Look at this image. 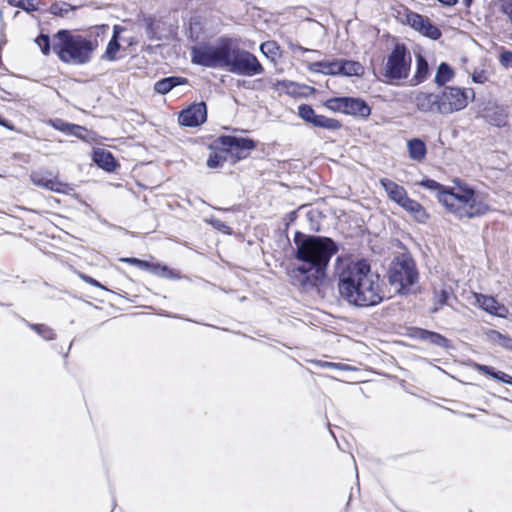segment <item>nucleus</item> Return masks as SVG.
Wrapping results in <instances>:
<instances>
[{
    "mask_svg": "<svg viewBox=\"0 0 512 512\" xmlns=\"http://www.w3.org/2000/svg\"><path fill=\"white\" fill-rule=\"evenodd\" d=\"M298 115L301 119L314 127L331 131L341 128V123L338 120L316 114L312 106L308 104H301L298 106Z\"/></svg>",
    "mask_w": 512,
    "mask_h": 512,
    "instance_id": "11",
    "label": "nucleus"
},
{
    "mask_svg": "<svg viewBox=\"0 0 512 512\" xmlns=\"http://www.w3.org/2000/svg\"><path fill=\"white\" fill-rule=\"evenodd\" d=\"M224 161L225 158L218 154L210 155V157L207 160V166L212 169L218 168L223 165Z\"/></svg>",
    "mask_w": 512,
    "mask_h": 512,
    "instance_id": "42",
    "label": "nucleus"
},
{
    "mask_svg": "<svg viewBox=\"0 0 512 512\" xmlns=\"http://www.w3.org/2000/svg\"><path fill=\"white\" fill-rule=\"evenodd\" d=\"M8 3L27 12H33L37 10V6L34 0H8Z\"/></svg>",
    "mask_w": 512,
    "mask_h": 512,
    "instance_id": "39",
    "label": "nucleus"
},
{
    "mask_svg": "<svg viewBox=\"0 0 512 512\" xmlns=\"http://www.w3.org/2000/svg\"><path fill=\"white\" fill-rule=\"evenodd\" d=\"M337 60L333 61H317L310 63L308 69L311 72L323 73L326 75H337Z\"/></svg>",
    "mask_w": 512,
    "mask_h": 512,
    "instance_id": "26",
    "label": "nucleus"
},
{
    "mask_svg": "<svg viewBox=\"0 0 512 512\" xmlns=\"http://www.w3.org/2000/svg\"><path fill=\"white\" fill-rule=\"evenodd\" d=\"M120 49V43L117 39L116 35H113L110 41L108 42V45L106 47L105 54L103 55V58L113 61L116 59V54Z\"/></svg>",
    "mask_w": 512,
    "mask_h": 512,
    "instance_id": "36",
    "label": "nucleus"
},
{
    "mask_svg": "<svg viewBox=\"0 0 512 512\" xmlns=\"http://www.w3.org/2000/svg\"><path fill=\"white\" fill-rule=\"evenodd\" d=\"M295 244L294 264L289 276L291 283L303 292L317 289L325 279L329 262L339 247L337 243L324 236L307 235L297 231L293 238Z\"/></svg>",
    "mask_w": 512,
    "mask_h": 512,
    "instance_id": "1",
    "label": "nucleus"
},
{
    "mask_svg": "<svg viewBox=\"0 0 512 512\" xmlns=\"http://www.w3.org/2000/svg\"><path fill=\"white\" fill-rule=\"evenodd\" d=\"M400 207L420 223H425L428 219V214L424 207L414 199L408 197L403 203H401Z\"/></svg>",
    "mask_w": 512,
    "mask_h": 512,
    "instance_id": "20",
    "label": "nucleus"
},
{
    "mask_svg": "<svg viewBox=\"0 0 512 512\" xmlns=\"http://www.w3.org/2000/svg\"><path fill=\"white\" fill-rule=\"evenodd\" d=\"M438 1L446 6H453L458 2V0H438Z\"/></svg>",
    "mask_w": 512,
    "mask_h": 512,
    "instance_id": "51",
    "label": "nucleus"
},
{
    "mask_svg": "<svg viewBox=\"0 0 512 512\" xmlns=\"http://www.w3.org/2000/svg\"><path fill=\"white\" fill-rule=\"evenodd\" d=\"M193 64L208 68H226L229 72L253 77L264 72L258 58L240 48L230 37H220L216 45L194 46L191 49Z\"/></svg>",
    "mask_w": 512,
    "mask_h": 512,
    "instance_id": "2",
    "label": "nucleus"
},
{
    "mask_svg": "<svg viewBox=\"0 0 512 512\" xmlns=\"http://www.w3.org/2000/svg\"><path fill=\"white\" fill-rule=\"evenodd\" d=\"M412 57L410 51L402 43H397L387 55L382 68V76L387 83L405 80L410 75Z\"/></svg>",
    "mask_w": 512,
    "mask_h": 512,
    "instance_id": "6",
    "label": "nucleus"
},
{
    "mask_svg": "<svg viewBox=\"0 0 512 512\" xmlns=\"http://www.w3.org/2000/svg\"><path fill=\"white\" fill-rule=\"evenodd\" d=\"M419 337L438 346L445 347L447 345V339L437 333L421 330L419 331Z\"/></svg>",
    "mask_w": 512,
    "mask_h": 512,
    "instance_id": "32",
    "label": "nucleus"
},
{
    "mask_svg": "<svg viewBox=\"0 0 512 512\" xmlns=\"http://www.w3.org/2000/svg\"><path fill=\"white\" fill-rule=\"evenodd\" d=\"M208 223H210L215 229L219 230V231H222V232H226V233H230V227L227 226L223 221H221L220 219H217L215 217H211L209 220H208Z\"/></svg>",
    "mask_w": 512,
    "mask_h": 512,
    "instance_id": "43",
    "label": "nucleus"
},
{
    "mask_svg": "<svg viewBox=\"0 0 512 512\" xmlns=\"http://www.w3.org/2000/svg\"><path fill=\"white\" fill-rule=\"evenodd\" d=\"M207 119V107L204 102L194 103L179 114V124L185 127H197Z\"/></svg>",
    "mask_w": 512,
    "mask_h": 512,
    "instance_id": "12",
    "label": "nucleus"
},
{
    "mask_svg": "<svg viewBox=\"0 0 512 512\" xmlns=\"http://www.w3.org/2000/svg\"><path fill=\"white\" fill-rule=\"evenodd\" d=\"M426 18L427 17H424L415 12H409L406 15L407 24L418 32H420L423 28Z\"/></svg>",
    "mask_w": 512,
    "mask_h": 512,
    "instance_id": "35",
    "label": "nucleus"
},
{
    "mask_svg": "<svg viewBox=\"0 0 512 512\" xmlns=\"http://www.w3.org/2000/svg\"><path fill=\"white\" fill-rule=\"evenodd\" d=\"M337 75L357 76L362 73L363 67L355 61L337 60Z\"/></svg>",
    "mask_w": 512,
    "mask_h": 512,
    "instance_id": "24",
    "label": "nucleus"
},
{
    "mask_svg": "<svg viewBox=\"0 0 512 512\" xmlns=\"http://www.w3.org/2000/svg\"><path fill=\"white\" fill-rule=\"evenodd\" d=\"M499 61L502 66L512 68V52L508 50L502 51L499 57Z\"/></svg>",
    "mask_w": 512,
    "mask_h": 512,
    "instance_id": "44",
    "label": "nucleus"
},
{
    "mask_svg": "<svg viewBox=\"0 0 512 512\" xmlns=\"http://www.w3.org/2000/svg\"><path fill=\"white\" fill-rule=\"evenodd\" d=\"M93 161L102 169L112 172L117 167V162L110 151L97 148L93 152Z\"/></svg>",
    "mask_w": 512,
    "mask_h": 512,
    "instance_id": "19",
    "label": "nucleus"
},
{
    "mask_svg": "<svg viewBox=\"0 0 512 512\" xmlns=\"http://www.w3.org/2000/svg\"><path fill=\"white\" fill-rule=\"evenodd\" d=\"M474 97L475 92L471 88L446 86L440 94L441 114L448 115L463 110Z\"/></svg>",
    "mask_w": 512,
    "mask_h": 512,
    "instance_id": "8",
    "label": "nucleus"
},
{
    "mask_svg": "<svg viewBox=\"0 0 512 512\" xmlns=\"http://www.w3.org/2000/svg\"><path fill=\"white\" fill-rule=\"evenodd\" d=\"M450 193L440 196V203L459 219H472L486 215L490 210L489 194L468 183L455 179Z\"/></svg>",
    "mask_w": 512,
    "mask_h": 512,
    "instance_id": "4",
    "label": "nucleus"
},
{
    "mask_svg": "<svg viewBox=\"0 0 512 512\" xmlns=\"http://www.w3.org/2000/svg\"><path fill=\"white\" fill-rule=\"evenodd\" d=\"M475 369L481 373L490 375L494 379H497L503 383L509 384L512 386V376L502 372V371H494V369L490 366L475 364Z\"/></svg>",
    "mask_w": 512,
    "mask_h": 512,
    "instance_id": "27",
    "label": "nucleus"
},
{
    "mask_svg": "<svg viewBox=\"0 0 512 512\" xmlns=\"http://www.w3.org/2000/svg\"><path fill=\"white\" fill-rule=\"evenodd\" d=\"M482 117L491 125L502 127L506 125L507 112L503 106L489 103L484 108Z\"/></svg>",
    "mask_w": 512,
    "mask_h": 512,
    "instance_id": "17",
    "label": "nucleus"
},
{
    "mask_svg": "<svg viewBox=\"0 0 512 512\" xmlns=\"http://www.w3.org/2000/svg\"><path fill=\"white\" fill-rule=\"evenodd\" d=\"M456 301V296L454 295L452 288L450 286L442 284L438 287H434L433 303L430 308V311L432 313H436L440 310H452L453 303Z\"/></svg>",
    "mask_w": 512,
    "mask_h": 512,
    "instance_id": "13",
    "label": "nucleus"
},
{
    "mask_svg": "<svg viewBox=\"0 0 512 512\" xmlns=\"http://www.w3.org/2000/svg\"><path fill=\"white\" fill-rule=\"evenodd\" d=\"M35 43L40 48L43 55L47 56L51 52V40L46 34H40L36 39Z\"/></svg>",
    "mask_w": 512,
    "mask_h": 512,
    "instance_id": "38",
    "label": "nucleus"
},
{
    "mask_svg": "<svg viewBox=\"0 0 512 512\" xmlns=\"http://www.w3.org/2000/svg\"><path fill=\"white\" fill-rule=\"evenodd\" d=\"M0 125L8 128V129H12V126L9 125V122L6 119H3L1 116H0Z\"/></svg>",
    "mask_w": 512,
    "mask_h": 512,
    "instance_id": "52",
    "label": "nucleus"
},
{
    "mask_svg": "<svg viewBox=\"0 0 512 512\" xmlns=\"http://www.w3.org/2000/svg\"><path fill=\"white\" fill-rule=\"evenodd\" d=\"M144 23H145V27H146V34L148 36L149 39H156V32L154 30V23H155V19L151 16H148V17H145L144 18Z\"/></svg>",
    "mask_w": 512,
    "mask_h": 512,
    "instance_id": "41",
    "label": "nucleus"
},
{
    "mask_svg": "<svg viewBox=\"0 0 512 512\" xmlns=\"http://www.w3.org/2000/svg\"><path fill=\"white\" fill-rule=\"evenodd\" d=\"M217 143L226 147L227 152L231 153L237 161L247 158L250 151L256 147L253 139L233 135L219 136Z\"/></svg>",
    "mask_w": 512,
    "mask_h": 512,
    "instance_id": "10",
    "label": "nucleus"
},
{
    "mask_svg": "<svg viewBox=\"0 0 512 512\" xmlns=\"http://www.w3.org/2000/svg\"><path fill=\"white\" fill-rule=\"evenodd\" d=\"M453 77L454 71L451 66L445 62H442L437 68L435 83L438 86H444L447 82L452 80Z\"/></svg>",
    "mask_w": 512,
    "mask_h": 512,
    "instance_id": "28",
    "label": "nucleus"
},
{
    "mask_svg": "<svg viewBox=\"0 0 512 512\" xmlns=\"http://www.w3.org/2000/svg\"><path fill=\"white\" fill-rule=\"evenodd\" d=\"M96 47V42L83 35L73 34L69 30H59L53 36V51L64 63L86 64L92 59Z\"/></svg>",
    "mask_w": 512,
    "mask_h": 512,
    "instance_id": "5",
    "label": "nucleus"
},
{
    "mask_svg": "<svg viewBox=\"0 0 512 512\" xmlns=\"http://www.w3.org/2000/svg\"><path fill=\"white\" fill-rule=\"evenodd\" d=\"M429 75V65L425 57L421 54L416 56V72L412 79L413 85L424 82Z\"/></svg>",
    "mask_w": 512,
    "mask_h": 512,
    "instance_id": "25",
    "label": "nucleus"
},
{
    "mask_svg": "<svg viewBox=\"0 0 512 512\" xmlns=\"http://www.w3.org/2000/svg\"><path fill=\"white\" fill-rule=\"evenodd\" d=\"M466 7H469L473 0H463Z\"/></svg>",
    "mask_w": 512,
    "mask_h": 512,
    "instance_id": "54",
    "label": "nucleus"
},
{
    "mask_svg": "<svg viewBox=\"0 0 512 512\" xmlns=\"http://www.w3.org/2000/svg\"><path fill=\"white\" fill-rule=\"evenodd\" d=\"M407 149L409 157L417 162L425 159L427 148L425 142L420 138H413L407 142Z\"/></svg>",
    "mask_w": 512,
    "mask_h": 512,
    "instance_id": "22",
    "label": "nucleus"
},
{
    "mask_svg": "<svg viewBox=\"0 0 512 512\" xmlns=\"http://www.w3.org/2000/svg\"><path fill=\"white\" fill-rule=\"evenodd\" d=\"M187 82L186 78L183 77H166L159 81H157L154 85V89L159 94H167L169 93L174 87L183 85Z\"/></svg>",
    "mask_w": 512,
    "mask_h": 512,
    "instance_id": "23",
    "label": "nucleus"
},
{
    "mask_svg": "<svg viewBox=\"0 0 512 512\" xmlns=\"http://www.w3.org/2000/svg\"><path fill=\"white\" fill-rule=\"evenodd\" d=\"M152 274L161 278L172 280H179L183 278L179 271L160 263H155Z\"/></svg>",
    "mask_w": 512,
    "mask_h": 512,
    "instance_id": "29",
    "label": "nucleus"
},
{
    "mask_svg": "<svg viewBox=\"0 0 512 512\" xmlns=\"http://www.w3.org/2000/svg\"><path fill=\"white\" fill-rule=\"evenodd\" d=\"M82 279H83L86 283H88V284H90V285H92V286H95V287H99V288L104 289L103 285H102L100 282H98L97 280H95L94 278H92V277H90V276L83 275V276H82Z\"/></svg>",
    "mask_w": 512,
    "mask_h": 512,
    "instance_id": "48",
    "label": "nucleus"
},
{
    "mask_svg": "<svg viewBox=\"0 0 512 512\" xmlns=\"http://www.w3.org/2000/svg\"><path fill=\"white\" fill-rule=\"evenodd\" d=\"M488 80L484 70L474 71L472 74V81L474 83L483 84Z\"/></svg>",
    "mask_w": 512,
    "mask_h": 512,
    "instance_id": "45",
    "label": "nucleus"
},
{
    "mask_svg": "<svg viewBox=\"0 0 512 512\" xmlns=\"http://www.w3.org/2000/svg\"><path fill=\"white\" fill-rule=\"evenodd\" d=\"M121 31V28L119 26H114V29H113V35H116L117 38L119 37V32Z\"/></svg>",
    "mask_w": 512,
    "mask_h": 512,
    "instance_id": "53",
    "label": "nucleus"
},
{
    "mask_svg": "<svg viewBox=\"0 0 512 512\" xmlns=\"http://www.w3.org/2000/svg\"><path fill=\"white\" fill-rule=\"evenodd\" d=\"M477 304L491 316L506 318L509 314V309L504 304L500 303L492 296L477 294Z\"/></svg>",
    "mask_w": 512,
    "mask_h": 512,
    "instance_id": "15",
    "label": "nucleus"
},
{
    "mask_svg": "<svg viewBox=\"0 0 512 512\" xmlns=\"http://www.w3.org/2000/svg\"><path fill=\"white\" fill-rule=\"evenodd\" d=\"M29 326L45 340H51L54 337L53 329L45 323H31Z\"/></svg>",
    "mask_w": 512,
    "mask_h": 512,
    "instance_id": "33",
    "label": "nucleus"
},
{
    "mask_svg": "<svg viewBox=\"0 0 512 512\" xmlns=\"http://www.w3.org/2000/svg\"><path fill=\"white\" fill-rule=\"evenodd\" d=\"M413 102L420 112L441 114L440 94L418 92L415 94Z\"/></svg>",
    "mask_w": 512,
    "mask_h": 512,
    "instance_id": "14",
    "label": "nucleus"
},
{
    "mask_svg": "<svg viewBox=\"0 0 512 512\" xmlns=\"http://www.w3.org/2000/svg\"><path fill=\"white\" fill-rule=\"evenodd\" d=\"M315 364L321 368H333L338 370H350V366L343 363H334L327 361H315Z\"/></svg>",
    "mask_w": 512,
    "mask_h": 512,
    "instance_id": "40",
    "label": "nucleus"
},
{
    "mask_svg": "<svg viewBox=\"0 0 512 512\" xmlns=\"http://www.w3.org/2000/svg\"><path fill=\"white\" fill-rule=\"evenodd\" d=\"M31 181L34 185L57 192L66 193L69 189L68 184L62 183L56 178H51L45 174L34 172L31 174Z\"/></svg>",
    "mask_w": 512,
    "mask_h": 512,
    "instance_id": "16",
    "label": "nucleus"
},
{
    "mask_svg": "<svg viewBox=\"0 0 512 512\" xmlns=\"http://www.w3.org/2000/svg\"><path fill=\"white\" fill-rule=\"evenodd\" d=\"M419 186H421L427 190L436 192V196H437L439 202H440V196L442 194L451 192V187H446V186L440 184L439 182H437L433 179H428V178L420 181Z\"/></svg>",
    "mask_w": 512,
    "mask_h": 512,
    "instance_id": "30",
    "label": "nucleus"
},
{
    "mask_svg": "<svg viewBox=\"0 0 512 512\" xmlns=\"http://www.w3.org/2000/svg\"><path fill=\"white\" fill-rule=\"evenodd\" d=\"M290 49L296 53V52H301V53H306V52H310L311 50L310 49H307V48H304L300 45H297V44H290Z\"/></svg>",
    "mask_w": 512,
    "mask_h": 512,
    "instance_id": "49",
    "label": "nucleus"
},
{
    "mask_svg": "<svg viewBox=\"0 0 512 512\" xmlns=\"http://www.w3.org/2000/svg\"><path fill=\"white\" fill-rule=\"evenodd\" d=\"M420 33L426 37H429L432 40H437L441 37L440 29L434 24H432L428 18H426Z\"/></svg>",
    "mask_w": 512,
    "mask_h": 512,
    "instance_id": "34",
    "label": "nucleus"
},
{
    "mask_svg": "<svg viewBox=\"0 0 512 512\" xmlns=\"http://www.w3.org/2000/svg\"><path fill=\"white\" fill-rule=\"evenodd\" d=\"M120 260L122 262L136 266L141 270L149 271L151 274L153 273V267L155 266V263L148 262V261L141 260V259L134 258V257L121 258Z\"/></svg>",
    "mask_w": 512,
    "mask_h": 512,
    "instance_id": "37",
    "label": "nucleus"
},
{
    "mask_svg": "<svg viewBox=\"0 0 512 512\" xmlns=\"http://www.w3.org/2000/svg\"><path fill=\"white\" fill-rule=\"evenodd\" d=\"M487 339L493 343L499 344L502 334L495 330H489L485 333Z\"/></svg>",
    "mask_w": 512,
    "mask_h": 512,
    "instance_id": "46",
    "label": "nucleus"
},
{
    "mask_svg": "<svg viewBox=\"0 0 512 512\" xmlns=\"http://www.w3.org/2000/svg\"><path fill=\"white\" fill-rule=\"evenodd\" d=\"M325 107L334 112L346 115L367 118L371 114V108L361 98L334 97L325 102Z\"/></svg>",
    "mask_w": 512,
    "mask_h": 512,
    "instance_id": "9",
    "label": "nucleus"
},
{
    "mask_svg": "<svg viewBox=\"0 0 512 512\" xmlns=\"http://www.w3.org/2000/svg\"><path fill=\"white\" fill-rule=\"evenodd\" d=\"M337 276L339 294L350 305L371 307L385 298L379 274L365 260L341 264Z\"/></svg>",
    "mask_w": 512,
    "mask_h": 512,
    "instance_id": "3",
    "label": "nucleus"
},
{
    "mask_svg": "<svg viewBox=\"0 0 512 512\" xmlns=\"http://www.w3.org/2000/svg\"><path fill=\"white\" fill-rule=\"evenodd\" d=\"M499 345L506 349L512 350V338L502 334Z\"/></svg>",
    "mask_w": 512,
    "mask_h": 512,
    "instance_id": "47",
    "label": "nucleus"
},
{
    "mask_svg": "<svg viewBox=\"0 0 512 512\" xmlns=\"http://www.w3.org/2000/svg\"><path fill=\"white\" fill-rule=\"evenodd\" d=\"M278 85H280L283 88L289 90L292 86H295L296 84L294 82H292V81L283 80V81H279Z\"/></svg>",
    "mask_w": 512,
    "mask_h": 512,
    "instance_id": "50",
    "label": "nucleus"
},
{
    "mask_svg": "<svg viewBox=\"0 0 512 512\" xmlns=\"http://www.w3.org/2000/svg\"><path fill=\"white\" fill-rule=\"evenodd\" d=\"M508 304H509V307L512 309V296L510 297Z\"/></svg>",
    "mask_w": 512,
    "mask_h": 512,
    "instance_id": "55",
    "label": "nucleus"
},
{
    "mask_svg": "<svg viewBox=\"0 0 512 512\" xmlns=\"http://www.w3.org/2000/svg\"><path fill=\"white\" fill-rule=\"evenodd\" d=\"M379 183L387 193L388 198L399 206L408 198L405 188L396 182L388 178H381Z\"/></svg>",
    "mask_w": 512,
    "mask_h": 512,
    "instance_id": "18",
    "label": "nucleus"
},
{
    "mask_svg": "<svg viewBox=\"0 0 512 512\" xmlns=\"http://www.w3.org/2000/svg\"><path fill=\"white\" fill-rule=\"evenodd\" d=\"M260 51L269 59L275 60L280 56V47L275 41H266L260 45Z\"/></svg>",
    "mask_w": 512,
    "mask_h": 512,
    "instance_id": "31",
    "label": "nucleus"
},
{
    "mask_svg": "<svg viewBox=\"0 0 512 512\" xmlns=\"http://www.w3.org/2000/svg\"><path fill=\"white\" fill-rule=\"evenodd\" d=\"M387 277L397 293H406L418 279L414 260L405 254L396 257L390 264Z\"/></svg>",
    "mask_w": 512,
    "mask_h": 512,
    "instance_id": "7",
    "label": "nucleus"
},
{
    "mask_svg": "<svg viewBox=\"0 0 512 512\" xmlns=\"http://www.w3.org/2000/svg\"><path fill=\"white\" fill-rule=\"evenodd\" d=\"M48 124L55 130L61 131L65 134L74 135L79 138L83 137L80 132L86 131L84 127L77 124L68 123L60 118L50 119Z\"/></svg>",
    "mask_w": 512,
    "mask_h": 512,
    "instance_id": "21",
    "label": "nucleus"
}]
</instances>
